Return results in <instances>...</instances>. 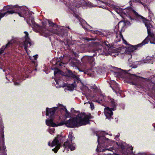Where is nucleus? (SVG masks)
I'll return each mask as SVG.
<instances>
[{"label": "nucleus", "mask_w": 155, "mask_h": 155, "mask_svg": "<svg viewBox=\"0 0 155 155\" xmlns=\"http://www.w3.org/2000/svg\"><path fill=\"white\" fill-rule=\"evenodd\" d=\"M58 64L59 66H60L61 65V63H58V64Z\"/></svg>", "instance_id": "nucleus-41"}, {"label": "nucleus", "mask_w": 155, "mask_h": 155, "mask_svg": "<svg viewBox=\"0 0 155 155\" xmlns=\"http://www.w3.org/2000/svg\"><path fill=\"white\" fill-rule=\"evenodd\" d=\"M58 72H59L58 71H55L54 72V75L55 76L56 74H58Z\"/></svg>", "instance_id": "nucleus-35"}, {"label": "nucleus", "mask_w": 155, "mask_h": 155, "mask_svg": "<svg viewBox=\"0 0 155 155\" xmlns=\"http://www.w3.org/2000/svg\"><path fill=\"white\" fill-rule=\"evenodd\" d=\"M81 5H74V6H73V7L72 6H71V7L70 6L69 7V9L71 11L73 12L74 14H75V12H76V11L77 10L76 9L77 8H78L80 7Z\"/></svg>", "instance_id": "nucleus-20"}, {"label": "nucleus", "mask_w": 155, "mask_h": 155, "mask_svg": "<svg viewBox=\"0 0 155 155\" xmlns=\"http://www.w3.org/2000/svg\"><path fill=\"white\" fill-rule=\"evenodd\" d=\"M95 54H94L92 56H86L83 57L81 59V61L84 63L92 64L94 61V57L95 56Z\"/></svg>", "instance_id": "nucleus-10"}, {"label": "nucleus", "mask_w": 155, "mask_h": 155, "mask_svg": "<svg viewBox=\"0 0 155 155\" xmlns=\"http://www.w3.org/2000/svg\"><path fill=\"white\" fill-rule=\"evenodd\" d=\"M27 21L29 26L33 28H39L42 35L46 37L50 35V31L45 27H40L38 24L35 22L34 18H31V19L29 18Z\"/></svg>", "instance_id": "nucleus-4"}, {"label": "nucleus", "mask_w": 155, "mask_h": 155, "mask_svg": "<svg viewBox=\"0 0 155 155\" xmlns=\"http://www.w3.org/2000/svg\"><path fill=\"white\" fill-rule=\"evenodd\" d=\"M55 70H58V71H59V70L58 69V68H55Z\"/></svg>", "instance_id": "nucleus-42"}, {"label": "nucleus", "mask_w": 155, "mask_h": 155, "mask_svg": "<svg viewBox=\"0 0 155 155\" xmlns=\"http://www.w3.org/2000/svg\"><path fill=\"white\" fill-rule=\"evenodd\" d=\"M58 35L60 37L65 38L68 35V32L66 29H63L60 30L57 33Z\"/></svg>", "instance_id": "nucleus-14"}, {"label": "nucleus", "mask_w": 155, "mask_h": 155, "mask_svg": "<svg viewBox=\"0 0 155 155\" xmlns=\"http://www.w3.org/2000/svg\"><path fill=\"white\" fill-rule=\"evenodd\" d=\"M74 54L75 55L76 54V53L75 52V53H74Z\"/></svg>", "instance_id": "nucleus-46"}, {"label": "nucleus", "mask_w": 155, "mask_h": 155, "mask_svg": "<svg viewBox=\"0 0 155 155\" xmlns=\"http://www.w3.org/2000/svg\"><path fill=\"white\" fill-rule=\"evenodd\" d=\"M91 89L94 90V91H98V88L95 84L91 87Z\"/></svg>", "instance_id": "nucleus-27"}, {"label": "nucleus", "mask_w": 155, "mask_h": 155, "mask_svg": "<svg viewBox=\"0 0 155 155\" xmlns=\"http://www.w3.org/2000/svg\"><path fill=\"white\" fill-rule=\"evenodd\" d=\"M37 56H38V55H36L35 56H33V57L34 58V59L35 60H37Z\"/></svg>", "instance_id": "nucleus-31"}, {"label": "nucleus", "mask_w": 155, "mask_h": 155, "mask_svg": "<svg viewBox=\"0 0 155 155\" xmlns=\"http://www.w3.org/2000/svg\"><path fill=\"white\" fill-rule=\"evenodd\" d=\"M103 3H104L106 5H107L108 6H109L110 7H113L114 6L113 5H112V4L108 3V2H101Z\"/></svg>", "instance_id": "nucleus-29"}, {"label": "nucleus", "mask_w": 155, "mask_h": 155, "mask_svg": "<svg viewBox=\"0 0 155 155\" xmlns=\"http://www.w3.org/2000/svg\"><path fill=\"white\" fill-rule=\"evenodd\" d=\"M147 60H149V57H147Z\"/></svg>", "instance_id": "nucleus-43"}, {"label": "nucleus", "mask_w": 155, "mask_h": 155, "mask_svg": "<svg viewBox=\"0 0 155 155\" xmlns=\"http://www.w3.org/2000/svg\"><path fill=\"white\" fill-rule=\"evenodd\" d=\"M55 80L56 82V84H59L58 82H59V80Z\"/></svg>", "instance_id": "nucleus-34"}, {"label": "nucleus", "mask_w": 155, "mask_h": 155, "mask_svg": "<svg viewBox=\"0 0 155 155\" xmlns=\"http://www.w3.org/2000/svg\"><path fill=\"white\" fill-rule=\"evenodd\" d=\"M24 33L25 34V40L23 41V45L24 47V49L26 50L28 47V45L30 44L31 45V42L29 41L30 38L28 37V33L27 31H24Z\"/></svg>", "instance_id": "nucleus-11"}, {"label": "nucleus", "mask_w": 155, "mask_h": 155, "mask_svg": "<svg viewBox=\"0 0 155 155\" xmlns=\"http://www.w3.org/2000/svg\"><path fill=\"white\" fill-rule=\"evenodd\" d=\"M126 25V23L124 21H120L118 23V25L116 26V28H118V31L120 30V32L119 33V36L116 34V37L117 38L116 40L117 41H120L121 39L124 40V37L121 33L122 31H124L125 30V28Z\"/></svg>", "instance_id": "nucleus-6"}, {"label": "nucleus", "mask_w": 155, "mask_h": 155, "mask_svg": "<svg viewBox=\"0 0 155 155\" xmlns=\"http://www.w3.org/2000/svg\"><path fill=\"white\" fill-rule=\"evenodd\" d=\"M64 148L70 149L71 150H75V147L72 143L71 140H67L64 143Z\"/></svg>", "instance_id": "nucleus-13"}, {"label": "nucleus", "mask_w": 155, "mask_h": 155, "mask_svg": "<svg viewBox=\"0 0 155 155\" xmlns=\"http://www.w3.org/2000/svg\"><path fill=\"white\" fill-rule=\"evenodd\" d=\"M109 36L108 37H107L108 38H110V37H112V35H110V34H109Z\"/></svg>", "instance_id": "nucleus-39"}, {"label": "nucleus", "mask_w": 155, "mask_h": 155, "mask_svg": "<svg viewBox=\"0 0 155 155\" xmlns=\"http://www.w3.org/2000/svg\"><path fill=\"white\" fill-rule=\"evenodd\" d=\"M120 147L123 150L124 149L125 147L123 145H121Z\"/></svg>", "instance_id": "nucleus-32"}, {"label": "nucleus", "mask_w": 155, "mask_h": 155, "mask_svg": "<svg viewBox=\"0 0 155 155\" xmlns=\"http://www.w3.org/2000/svg\"><path fill=\"white\" fill-rule=\"evenodd\" d=\"M12 44V43L9 42L5 45V46H3L2 48L0 49V54H2L3 53H4L5 48H8L10 46V45Z\"/></svg>", "instance_id": "nucleus-19"}, {"label": "nucleus", "mask_w": 155, "mask_h": 155, "mask_svg": "<svg viewBox=\"0 0 155 155\" xmlns=\"http://www.w3.org/2000/svg\"><path fill=\"white\" fill-rule=\"evenodd\" d=\"M68 137L70 139L69 140L72 141V140H73L74 139V137L73 136V133L72 132H69Z\"/></svg>", "instance_id": "nucleus-24"}, {"label": "nucleus", "mask_w": 155, "mask_h": 155, "mask_svg": "<svg viewBox=\"0 0 155 155\" xmlns=\"http://www.w3.org/2000/svg\"><path fill=\"white\" fill-rule=\"evenodd\" d=\"M50 119H46V124L50 127H56V124L54 123L53 122L54 118H50Z\"/></svg>", "instance_id": "nucleus-15"}, {"label": "nucleus", "mask_w": 155, "mask_h": 155, "mask_svg": "<svg viewBox=\"0 0 155 155\" xmlns=\"http://www.w3.org/2000/svg\"><path fill=\"white\" fill-rule=\"evenodd\" d=\"M67 123L66 121H62L60 122L58 124H56V127L58 126H62L64 124H65L66 126V123Z\"/></svg>", "instance_id": "nucleus-26"}, {"label": "nucleus", "mask_w": 155, "mask_h": 155, "mask_svg": "<svg viewBox=\"0 0 155 155\" xmlns=\"http://www.w3.org/2000/svg\"><path fill=\"white\" fill-rule=\"evenodd\" d=\"M78 69L79 70V71H81V72H83L84 71V70L81 69L80 68H78Z\"/></svg>", "instance_id": "nucleus-36"}, {"label": "nucleus", "mask_w": 155, "mask_h": 155, "mask_svg": "<svg viewBox=\"0 0 155 155\" xmlns=\"http://www.w3.org/2000/svg\"><path fill=\"white\" fill-rule=\"evenodd\" d=\"M114 9L116 12L124 20L126 17L131 20L135 19L140 21L141 20L147 27L148 35L153 39L154 42L153 43L155 44V35L151 31V28L153 27V25L149 23L148 19L139 15L137 12L132 9L127 8L123 9L120 7L115 8Z\"/></svg>", "instance_id": "nucleus-1"}, {"label": "nucleus", "mask_w": 155, "mask_h": 155, "mask_svg": "<svg viewBox=\"0 0 155 155\" xmlns=\"http://www.w3.org/2000/svg\"><path fill=\"white\" fill-rule=\"evenodd\" d=\"M61 136V135H58L56 137L54 138L51 143V147H53L55 146H58V145H60V146H61L60 144L59 143V140L60 139V138Z\"/></svg>", "instance_id": "nucleus-16"}, {"label": "nucleus", "mask_w": 155, "mask_h": 155, "mask_svg": "<svg viewBox=\"0 0 155 155\" xmlns=\"http://www.w3.org/2000/svg\"><path fill=\"white\" fill-rule=\"evenodd\" d=\"M132 2H139L142 5H143L144 4L142 2H141V1L140 0H131L129 2V3L131 6H132V5H131L132 4Z\"/></svg>", "instance_id": "nucleus-22"}, {"label": "nucleus", "mask_w": 155, "mask_h": 155, "mask_svg": "<svg viewBox=\"0 0 155 155\" xmlns=\"http://www.w3.org/2000/svg\"><path fill=\"white\" fill-rule=\"evenodd\" d=\"M94 117L90 113L87 114L85 113L81 114L78 117H73L66 120V126L69 128H75L90 124V119Z\"/></svg>", "instance_id": "nucleus-3"}, {"label": "nucleus", "mask_w": 155, "mask_h": 155, "mask_svg": "<svg viewBox=\"0 0 155 155\" xmlns=\"http://www.w3.org/2000/svg\"><path fill=\"white\" fill-rule=\"evenodd\" d=\"M64 111L65 113V117L66 118H68L70 116V113L67 110V109L65 107H64Z\"/></svg>", "instance_id": "nucleus-23"}, {"label": "nucleus", "mask_w": 155, "mask_h": 155, "mask_svg": "<svg viewBox=\"0 0 155 155\" xmlns=\"http://www.w3.org/2000/svg\"><path fill=\"white\" fill-rule=\"evenodd\" d=\"M147 42H146L145 40L141 43L137 45L134 46L133 45H130L127 48V50L128 52H131L134 51L135 50L137 49L138 47H141L143 45L147 43Z\"/></svg>", "instance_id": "nucleus-9"}, {"label": "nucleus", "mask_w": 155, "mask_h": 155, "mask_svg": "<svg viewBox=\"0 0 155 155\" xmlns=\"http://www.w3.org/2000/svg\"><path fill=\"white\" fill-rule=\"evenodd\" d=\"M98 1H100V2H101V1H100V0H98Z\"/></svg>", "instance_id": "nucleus-50"}, {"label": "nucleus", "mask_w": 155, "mask_h": 155, "mask_svg": "<svg viewBox=\"0 0 155 155\" xmlns=\"http://www.w3.org/2000/svg\"><path fill=\"white\" fill-rule=\"evenodd\" d=\"M77 85L76 84V82L74 80V82L71 84L68 85L67 87L70 90L72 91L73 90L74 88H75L77 87Z\"/></svg>", "instance_id": "nucleus-18"}, {"label": "nucleus", "mask_w": 155, "mask_h": 155, "mask_svg": "<svg viewBox=\"0 0 155 155\" xmlns=\"http://www.w3.org/2000/svg\"><path fill=\"white\" fill-rule=\"evenodd\" d=\"M48 145L49 146H51V144L49 142L48 143Z\"/></svg>", "instance_id": "nucleus-38"}, {"label": "nucleus", "mask_w": 155, "mask_h": 155, "mask_svg": "<svg viewBox=\"0 0 155 155\" xmlns=\"http://www.w3.org/2000/svg\"><path fill=\"white\" fill-rule=\"evenodd\" d=\"M119 135H120V134H119V135H117V136H116V138H118L119 137Z\"/></svg>", "instance_id": "nucleus-40"}, {"label": "nucleus", "mask_w": 155, "mask_h": 155, "mask_svg": "<svg viewBox=\"0 0 155 155\" xmlns=\"http://www.w3.org/2000/svg\"><path fill=\"white\" fill-rule=\"evenodd\" d=\"M115 70L116 71L114 72V75L118 78L122 77L124 73V71L121 69H120L118 68H115Z\"/></svg>", "instance_id": "nucleus-17"}, {"label": "nucleus", "mask_w": 155, "mask_h": 155, "mask_svg": "<svg viewBox=\"0 0 155 155\" xmlns=\"http://www.w3.org/2000/svg\"><path fill=\"white\" fill-rule=\"evenodd\" d=\"M110 140L109 139L105 137L104 136L98 137L97 139V142L98 144L96 149L97 151L98 152H100L101 151H104L105 150L112 151L114 150L113 147H111L109 148H106L105 150L103 149L101 150L100 146V144L101 145L103 144V145H101V146L103 147H104V146H107L108 145H110Z\"/></svg>", "instance_id": "nucleus-5"}, {"label": "nucleus", "mask_w": 155, "mask_h": 155, "mask_svg": "<svg viewBox=\"0 0 155 155\" xmlns=\"http://www.w3.org/2000/svg\"><path fill=\"white\" fill-rule=\"evenodd\" d=\"M88 103L90 104L91 110H93L94 108V104L93 103L89 101L88 102Z\"/></svg>", "instance_id": "nucleus-30"}, {"label": "nucleus", "mask_w": 155, "mask_h": 155, "mask_svg": "<svg viewBox=\"0 0 155 155\" xmlns=\"http://www.w3.org/2000/svg\"><path fill=\"white\" fill-rule=\"evenodd\" d=\"M60 106L58 107H56L51 108H46V115L49 116V118H54V114L56 110L59 109L63 110V106L61 104H60Z\"/></svg>", "instance_id": "nucleus-7"}, {"label": "nucleus", "mask_w": 155, "mask_h": 155, "mask_svg": "<svg viewBox=\"0 0 155 155\" xmlns=\"http://www.w3.org/2000/svg\"><path fill=\"white\" fill-rule=\"evenodd\" d=\"M32 63H33L35 65V64L36 63V62L35 61H32Z\"/></svg>", "instance_id": "nucleus-37"}, {"label": "nucleus", "mask_w": 155, "mask_h": 155, "mask_svg": "<svg viewBox=\"0 0 155 155\" xmlns=\"http://www.w3.org/2000/svg\"><path fill=\"white\" fill-rule=\"evenodd\" d=\"M60 145L56 146L55 148L52 149V150L55 153H57L58 150L60 148Z\"/></svg>", "instance_id": "nucleus-25"}, {"label": "nucleus", "mask_w": 155, "mask_h": 155, "mask_svg": "<svg viewBox=\"0 0 155 155\" xmlns=\"http://www.w3.org/2000/svg\"><path fill=\"white\" fill-rule=\"evenodd\" d=\"M68 29H70V28L69 27H68Z\"/></svg>", "instance_id": "nucleus-49"}, {"label": "nucleus", "mask_w": 155, "mask_h": 155, "mask_svg": "<svg viewBox=\"0 0 155 155\" xmlns=\"http://www.w3.org/2000/svg\"><path fill=\"white\" fill-rule=\"evenodd\" d=\"M48 23H49V26H51L53 27V26H57V25H56V24L54 23L53 22H52L50 21H48Z\"/></svg>", "instance_id": "nucleus-28"}, {"label": "nucleus", "mask_w": 155, "mask_h": 155, "mask_svg": "<svg viewBox=\"0 0 155 155\" xmlns=\"http://www.w3.org/2000/svg\"><path fill=\"white\" fill-rule=\"evenodd\" d=\"M14 84L15 85H18L19 84V83L18 82H15L14 83Z\"/></svg>", "instance_id": "nucleus-33"}, {"label": "nucleus", "mask_w": 155, "mask_h": 155, "mask_svg": "<svg viewBox=\"0 0 155 155\" xmlns=\"http://www.w3.org/2000/svg\"><path fill=\"white\" fill-rule=\"evenodd\" d=\"M101 45L103 46L107 47V48H109L111 47V45L108 41H102L101 42Z\"/></svg>", "instance_id": "nucleus-21"}, {"label": "nucleus", "mask_w": 155, "mask_h": 155, "mask_svg": "<svg viewBox=\"0 0 155 155\" xmlns=\"http://www.w3.org/2000/svg\"><path fill=\"white\" fill-rule=\"evenodd\" d=\"M72 109L74 110V109L73 108H71V111H72Z\"/></svg>", "instance_id": "nucleus-44"}, {"label": "nucleus", "mask_w": 155, "mask_h": 155, "mask_svg": "<svg viewBox=\"0 0 155 155\" xmlns=\"http://www.w3.org/2000/svg\"><path fill=\"white\" fill-rule=\"evenodd\" d=\"M87 40L88 41H89L90 40L89 39V38H88L87 39Z\"/></svg>", "instance_id": "nucleus-45"}, {"label": "nucleus", "mask_w": 155, "mask_h": 155, "mask_svg": "<svg viewBox=\"0 0 155 155\" xmlns=\"http://www.w3.org/2000/svg\"><path fill=\"white\" fill-rule=\"evenodd\" d=\"M133 149V147H132L131 149V150H132Z\"/></svg>", "instance_id": "nucleus-47"}, {"label": "nucleus", "mask_w": 155, "mask_h": 155, "mask_svg": "<svg viewBox=\"0 0 155 155\" xmlns=\"http://www.w3.org/2000/svg\"><path fill=\"white\" fill-rule=\"evenodd\" d=\"M125 41V42H126V43H125V44H126V43H127V42H126V41Z\"/></svg>", "instance_id": "nucleus-48"}, {"label": "nucleus", "mask_w": 155, "mask_h": 155, "mask_svg": "<svg viewBox=\"0 0 155 155\" xmlns=\"http://www.w3.org/2000/svg\"><path fill=\"white\" fill-rule=\"evenodd\" d=\"M110 87L116 94H117L120 90L119 84L115 81H113L110 84Z\"/></svg>", "instance_id": "nucleus-12"}, {"label": "nucleus", "mask_w": 155, "mask_h": 155, "mask_svg": "<svg viewBox=\"0 0 155 155\" xmlns=\"http://www.w3.org/2000/svg\"><path fill=\"white\" fill-rule=\"evenodd\" d=\"M96 102L101 104L103 106L106 107L104 109V113L106 118L109 120L113 119V110H116L117 105L115 101L109 96H103L101 95L96 101Z\"/></svg>", "instance_id": "nucleus-2"}, {"label": "nucleus", "mask_w": 155, "mask_h": 155, "mask_svg": "<svg viewBox=\"0 0 155 155\" xmlns=\"http://www.w3.org/2000/svg\"><path fill=\"white\" fill-rule=\"evenodd\" d=\"M66 74V76L71 79H73L74 81H77L78 83H79L80 81H81L80 79L79 78L80 76L77 75V73L74 71V73H73L72 71L68 70Z\"/></svg>", "instance_id": "nucleus-8"}]
</instances>
